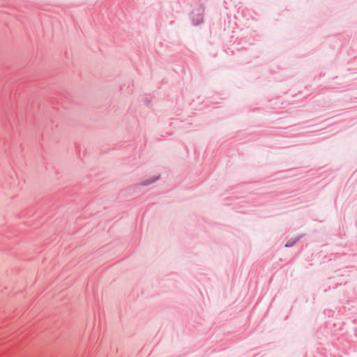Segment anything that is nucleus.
I'll return each mask as SVG.
<instances>
[{"label":"nucleus","instance_id":"1","mask_svg":"<svg viewBox=\"0 0 357 357\" xmlns=\"http://www.w3.org/2000/svg\"><path fill=\"white\" fill-rule=\"evenodd\" d=\"M291 245H292V244H291V243H287L286 244V246H287V247H288V246H291Z\"/></svg>","mask_w":357,"mask_h":357}]
</instances>
